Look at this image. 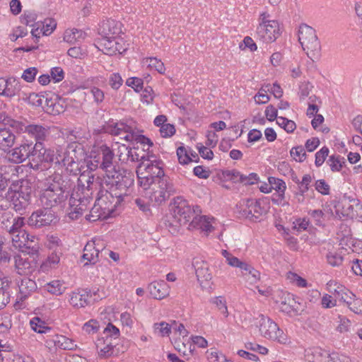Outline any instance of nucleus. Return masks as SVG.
<instances>
[{
    "label": "nucleus",
    "instance_id": "obj_13",
    "mask_svg": "<svg viewBox=\"0 0 362 362\" xmlns=\"http://www.w3.org/2000/svg\"><path fill=\"white\" fill-rule=\"evenodd\" d=\"M76 153V148L73 145L69 146L61 159L62 164L66 168V171L74 175L83 173V165Z\"/></svg>",
    "mask_w": 362,
    "mask_h": 362
},
{
    "label": "nucleus",
    "instance_id": "obj_40",
    "mask_svg": "<svg viewBox=\"0 0 362 362\" xmlns=\"http://www.w3.org/2000/svg\"><path fill=\"white\" fill-rule=\"evenodd\" d=\"M99 209H101L103 211V213L105 214L106 211L109 214L113 213L115 211H112L111 212L108 211L107 210H105L102 207H100L98 203L95 202V204L94 206L91 209L90 211V214L86 215V218L91 222L96 221L101 218L102 217V213L99 211Z\"/></svg>",
    "mask_w": 362,
    "mask_h": 362
},
{
    "label": "nucleus",
    "instance_id": "obj_24",
    "mask_svg": "<svg viewBox=\"0 0 362 362\" xmlns=\"http://www.w3.org/2000/svg\"><path fill=\"white\" fill-rule=\"evenodd\" d=\"M26 253L23 255H16L14 256L15 269L20 275H27L33 270V266L28 258Z\"/></svg>",
    "mask_w": 362,
    "mask_h": 362
},
{
    "label": "nucleus",
    "instance_id": "obj_32",
    "mask_svg": "<svg viewBox=\"0 0 362 362\" xmlns=\"http://www.w3.org/2000/svg\"><path fill=\"white\" fill-rule=\"evenodd\" d=\"M6 84L4 96L11 98L19 94L21 86L17 79L13 77H11L6 79Z\"/></svg>",
    "mask_w": 362,
    "mask_h": 362
},
{
    "label": "nucleus",
    "instance_id": "obj_45",
    "mask_svg": "<svg viewBox=\"0 0 362 362\" xmlns=\"http://www.w3.org/2000/svg\"><path fill=\"white\" fill-rule=\"evenodd\" d=\"M269 87V84L265 87H262L255 95V100L257 104H265L269 100V96L267 95V91L270 90Z\"/></svg>",
    "mask_w": 362,
    "mask_h": 362
},
{
    "label": "nucleus",
    "instance_id": "obj_63",
    "mask_svg": "<svg viewBox=\"0 0 362 362\" xmlns=\"http://www.w3.org/2000/svg\"><path fill=\"white\" fill-rule=\"evenodd\" d=\"M160 133L162 137H170L175 133V128L174 125L170 124H165L160 127Z\"/></svg>",
    "mask_w": 362,
    "mask_h": 362
},
{
    "label": "nucleus",
    "instance_id": "obj_25",
    "mask_svg": "<svg viewBox=\"0 0 362 362\" xmlns=\"http://www.w3.org/2000/svg\"><path fill=\"white\" fill-rule=\"evenodd\" d=\"M18 286L19 288L18 298L21 300H24L37 289L35 281L27 277L21 279V282L18 284Z\"/></svg>",
    "mask_w": 362,
    "mask_h": 362
},
{
    "label": "nucleus",
    "instance_id": "obj_47",
    "mask_svg": "<svg viewBox=\"0 0 362 362\" xmlns=\"http://www.w3.org/2000/svg\"><path fill=\"white\" fill-rule=\"evenodd\" d=\"M43 141H36L35 144H33V142L28 143L32 156H37L39 160L42 156L44 151L46 150L43 146Z\"/></svg>",
    "mask_w": 362,
    "mask_h": 362
},
{
    "label": "nucleus",
    "instance_id": "obj_6",
    "mask_svg": "<svg viewBox=\"0 0 362 362\" xmlns=\"http://www.w3.org/2000/svg\"><path fill=\"white\" fill-rule=\"evenodd\" d=\"M221 255L229 266L240 269L242 276L250 284H254L260 279L259 272L247 262L240 260L226 250H222Z\"/></svg>",
    "mask_w": 362,
    "mask_h": 362
},
{
    "label": "nucleus",
    "instance_id": "obj_15",
    "mask_svg": "<svg viewBox=\"0 0 362 362\" xmlns=\"http://www.w3.org/2000/svg\"><path fill=\"white\" fill-rule=\"evenodd\" d=\"M122 32V23L117 21L107 19L99 24L98 34L100 37H119Z\"/></svg>",
    "mask_w": 362,
    "mask_h": 362
},
{
    "label": "nucleus",
    "instance_id": "obj_50",
    "mask_svg": "<svg viewBox=\"0 0 362 362\" xmlns=\"http://www.w3.org/2000/svg\"><path fill=\"white\" fill-rule=\"evenodd\" d=\"M290 153L293 159L298 162L303 161L306 157L305 149L301 146L292 148Z\"/></svg>",
    "mask_w": 362,
    "mask_h": 362
},
{
    "label": "nucleus",
    "instance_id": "obj_61",
    "mask_svg": "<svg viewBox=\"0 0 362 362\" xmlns=\"http://www.w3.org/2000/svg\"><path fill=\"white\" fill-rule=\"evenodd\" d=\"M338 319L339 325L337 327V330L340 332H347L349 330V327L351 326L350 320L345 316L341 315L338 316Z\"/></svg>",
    "mask_w": 362,
    "mask_h": 362
},
{
    "label": "nucleus",
    "instance_id": "obj_43",
    "mask_svg": "<svg viewBox=\"0 0 362 362\" xmlns=\"http://www.w3.org/2000/svg\"><path fill=\"white\" fill-rule=\"evenodd\" d=\"M47 289L50 293L58 296L62 294L65 291L66 287L60 281L56 280L47 284Z\"/></svg>",
    "mask_w": 362,
    "mask_h": 362
},
{
    "label": "nucleus",
    "instance_id": "obj_31",
    "mask_svg": "<svg viewBox=\"0 0 362 362\" xmlns=\"http://www.w3.org/2000/svg\"><path fill=\"white\" fill-rule=\"evenodd\" d=\"M10 240L0 234V264H5L11 259Z\"/></svg>",
    "mask_w": 362,
    "mask_h": 362
},
{
    "label": "nucleus",
    "instance_id": "obj_18",
    "mask_svg": "<svg viewBox=\"0 0 362 362\" xmlns=\"http://www.w3.org/2000/svg\"><path fill=\"white\" fill-rule=\"evenodd\" d=\"M13 245L16 247H19L23 253L28 255H37L39 250L37 238L35 235L30 234H28V238L19 237V243Z\"/></svg>",
    "mask_w": 362,
    "mask_h": 362
},
{
    "label": "nucleus",
    "instance_id": "obj_39",
    "mask_svg": "<svg viewBox=\"0 0 362 362\" xmlns=\"http://www.w3.org/2000/svg\"><path fill=\"white\" fill-rule=\"evenodd\" d=\"M30 324L31 328L37 333H47L51 330V328L46 325L45 322L38 317H33L30 320Z\"/></svg>",
    "mask_w": 362,
    "mask_h": 362
},
{
    "label": "nucleus",
    "instance_id": "obj_26",
    "mask_svg": "<svg viewBox=\"0 0 362 362\" xmlns=\"http://www.w3.org/2000/svg\"><path fill=\"white\" fill-rule=\"evenodd\" d=\"M151 296L158 300L164 298L169 294V288L164 281H153L148 287Z\"/></svg>",
    "mask_w": 362,
    "mask_h": 362
},
{
    "label": "nucleus",
    "instance_id": "obj_20",
    "mask_svg": "<svg viewBox=\"0 0 362 362\" xmlns=\"http://www.w3.org/2000/svg\"><path fill=\"white\" fill-rule=\"evenodd\" d=\"M213 220L214 218H210L204 216H194L188 224L187 229H200L201 231L204 232L207 235L214 229L211 222Z\"/></svg>",
    "mask_w": 362,
    "mask_h": 362
},
{
    "label": "nucleus",
    "instance_id": "obj_21",
    "mask_svg": "<svg viewBox=\"0 0 362 362\" xmlns=\"http://www.w3.org/2000/svg\"><path fill=\"white\" fill-rule=\"evenodd\" d=\"M33 182L28 179H22L15 181L10 187V189L18 194V196L31 199L33 193Z\"/></svg>",
    "mask_w": 362,
    "mask_h": 362
},
{
    "label": "nucleus",
    "instance_id": "obj_33",
    "mask_svg": "<svg viewBox=\"0 0 362 362\" xmlns=\"http://www.w3.org/2000/svg\"><path fill=\"white\" fill-rule=\"evenodd\" d=\"M86 35V33L81 30H66L64 35V40L70 44H74L83 40Z\"/></svg>",
    "mask_w": 362,
    "mask_h": 362
},
{
    "label": "nucleus",
    "instance_id": "obj_29",
    "mask_svg": "<svg viewBox=\"0 0 362 362\" xmlns=\"http://www.w3.org/2000/svg\"><path fill=\"white\" fill-rule=\"evenodd\" d=\"M329 354L320 348L309 349L305 351V359L308 362H327Z\"/></svg>",
    "mask_w": 362,
    "mask_h": 362
},
{
    "label": "nucleus",
    "instance_id": "obj_5",
    "mask_svg": "<svg viewBox=\"0 0 362 362\" xmlns=\"http://www.w3.org/2000/svg\"><path fill=\"white\" fill-rule=\"evenodd\" d=\"M298 41L307 56L314 62L320 55L321 45L315 30L306 24H301L298 30Z\"/></svg>",
    "mask_w": 362,
    "mask_h": 362
},
{
    "label": "nucleus",
    "instance_id": "obj_51",
    "mask_svg": "<svg viewBox=\"0 0 362 362\" xmlns=\"http://www.w3.org/2000/svg\"><path fill=\"white\" fill-rule=\"evenodd\" d=\"M26 99L28 102L32 105L36 107H43L45 100L44 95H40L37 93H31L29 94Z\"/></svg>",
    "mask_w": 362,
    "mask_h": 362
},
{
    "label": "nucleus",
    "instance_id": "obj_22",
    "mask_svg": "<svg viewBox=\"0 0 362 362\" xmlns=\"http://www.w3.org/2000/svg\"><path fill=\"white\" fill-rule=\"evenodd\" d=\"M24 225V218L18 217L13 219L12 226L8 229L13 245L19 243V237L28 238V233L21 230Z\"/></svg>",
    "mask_w": 362,
    "mask_h": 362
},
{
    "label": "nucleus",
    "instance_id": "obj_48",
    "mask_svg": "<svg viewBox=\"0 0 362 362\" xmlns=\"http://www.w3.org/2000/svg\"><path fill=\"white\" fill-rule=\"evenodd\" d=\"M57 22L53 18H47L43 22V26L41 29L42 34L45 35H50L56 28Z\"/></svg>",
    "mask_w": 362,
    "mask_h": 362
},
{
    "label": "nucleus",
    "instance_id": "obj_9",
    "mask_svg": "<svg viewBox=\"0 0 362 362\" xmlns=\"http://www.w3.org/2000/svg\"><path fill=\"white\" fill-rule=\"evenodd\" d=\"M259 329L261 335L270 340L285 343L286 337L278 325L268 317L259 315Z\"/></svg>",
    "mask_w": 362,
    "mask_h": 362
},
{
    "label": "nucleus",
    "instance_id": "obj_2",
    "mask_svg": "<svg viewBox=\"0 0 362 362\" xmlns=\"http://www.w3.org/2000/svg\"><path fill=\"white\" fill-rule=\"evenodd\" d=\"M43 185L40 200L44 207L62 206L71 197L73 182L66 175L54 173L45 180Z\"/></svg>",
    "mask_w": 362,
    "mask_h": 362
},
{
    "label": "nucleus",
    "instance_id": "obj_27",
    "mask_svg": "<svg viewBox=\"0 0 362 362\" xmlns=\"http://www.w3.org/2000/svg\"><path fill=\"white\" fill-rule=\"evenodd\" d=\"M26 133L35 141H45L49 134V129L40 124H29L26 126Z\"/></svg>",
    "mask_w": 362,
    "mask_h": 362
},
{
    "label": "nucleus",
    "instance_id": "obj_42",
    "mask_svg": "<svg viewBox=\"0 0 362 362\" xmlns=\"http://www.w3.org/2000/svg\"><path fill=\"white\" fill-rule=\"evenodd\" d=\"M11 327V315L8 313H0V332H7Z\"/></svg>",
    "mask_w": 362,
    "mask_h": 362
},
{
    "label": "nucleus",
    "instance_id": "obj_16",
    "mask_svg": "<svg viewBox=\"0 0 362 362\" xmlns=\"http://www.w3.org/2000/svg\"><path fill=\"white\" fill-rule=\"evenodd\" d=\"M265 213L260 202L253 199H247L241 209L242 216L253 221H257Z\"/></svg>",
    "mask_w": 362,
    "mask_h": 362
},
{
    "label": "nucleus",
    "instance_id": "obj_58",
    "mask_svg": "<svg viewBox=\"0 0 362 362\" xmlns=\"http://www.w3.org/2000/svg\"><path fill=\"white\" fill-rule=\"evenodd\" d=\"M287 278L290 280L291 282L295 284L296 286L299 287H306L307 286V281L305 279L299 276L298 274L293 273V272H288L287 274Z\"/></svg>",
    "mask_w": 362,
    "mask_h": 362
},
{
    "label": "nucleus",
    "instance_id": "obj_8",
    "mask_svg": "<svg viewBox=\"0 0 362 362\" xmlns=\"http://www.w3.org/2000/svg\"><path fill=\"white\" fill-rule=\"evenodd\" d=\"M105 130L111 134L121 136V139L127 141H136L143 145L153 146V142L150 139L144 135L136 134L131 127L124 123H116L114 127H106Z\"/></svg>",
    "mask_w": 362,
    "mask_h": 362
},
{
    "label": "nucleus",
    "instance_id": "obj_23",
    "mask_svg": "<svg viewBox=\"0 0 362 362\" xmlns=\"http://www.w3.org/2000/svg\"><path fill=\"white\" fill-rule=\"evenodd\" d=\"M193 267H194L197 280L201 284L204 281H209L211 279L212 274L209 271V267L207 262L199 259H194L193 261Z\"/></svg>",
    "mask_w": 362,
    "mask_h": 362
},
{
    "label": "nucleus",
    "instance_id": "obj_44",
    "mask_svg": "<svg viewBox=\"0 0 362 362\" xmlns=\"http://www.w3.org/2000/svg\"><path fill=\"white\" fill-rule=\"evenodd\" d=\"M268 181L270 183L271 191L274 189L276 192H285L286 186L284 181L274 177H269Z\"/></svg>",
    "mask_w": 362,
    "mask_h": 362
},
{
    "label": "nucleus",
    "instance_id": "obj_36",
    "mask_svg": "<svg viewBox=\"0 0 362 362\" xmlns=\"http://www.w3.org/2000/svg\"><path fill=\"white\" fill-rule=\"evenodd\" d=\"M30 199L24 197L18 196V194L13 192L12 196L13 208L16 211L21 212L30 204Z\"/></svg>",
    "mask_w": 362,
    "mask_h": 362
},
{
    "label": "nucleus",
    "instance_id": "obj_64",
    "mask_svg": "<svg viewBox=\"0 0 362 362\" xmlns=\"http://www.w3.org/2000/svg\"><path fill=\"white\" fill-rule=\"evenodd\" d=\"M349 309L356 314L362 313V300L359 298L351 300V303H348Z\"/></svg>",
    "mask_w": 362,
    "mask_h": 362
},
{
    "label": "nucleus",
    "instance_id": "obj_41",
    "mask_svg": "<svg viewBox=\"0 0 362 362\" xmlns=\"http://www.w3.org/2000/svg\"><path fill=\"white\" fill-rule=\"evenodd\" d=\"M343 160L344 158H341L340 156L332 155L329 156L327 163L329 164L332 171H340L343 167V164H344V161Z\"/></svg>",
    "mask_w": 362,
    "mask_h": 362
},
{
    "label": "nucleus",
    "instance_id": "obj_34",
    "mask_svg": "<svg viewBox=\"0 0 362 362\" xmlns=\"http://www.w3.org/2000/svg\"><path fill=\"white\" fill-rule=\"evenodd\" d=\"M111 339L108 341L103 339H98L96 344L97 349H98L99 355L101 357H108L113 354L114 345L111 343Z\"/></svg>",
    "mask_w": 362,
    "mask_h": 362
},
{
    "label": "nucleus",
    "instance_id": "obj_12",
    "mask_svg": "<svg viewBox=\"0 0 362 362\" xmlns=\"http://www.w3.org/2000/svg\"><path fill=\"white\" fill-rule=\"evenodd\" d=\"M279 35V23L267 22V24L259 23L255 37L262 43L268 44L274 42Z\"/></svg>",
    "mask_w": 362,
    "mask_h": 362
},
{
    "label": "nucleus",
    "instance_id": "obj_11",
    "mask_svg": "<svg viewBox=\"0 0 362 362\" xmlns=\"http://www.w3.org/2000/svg\"><path fill=\"white\" fill-rule=\"evenodd\" d=\"M95 47L107 55L122 54L127 48L123 40L120 37L106 38L98 37L95 40Z\"/></svg>",
    "mask_w": 362,
    "mask_h": 362
},
{
    "label": "nucleus",
    "instance_id": "obj_30",
    "mask_svg": "<svg viewBox=\"0 0 362 362\" xmlns=\"http://www.w3.org/2000/svg\"><path fill=\"white\" fill-rule=\"evenodd\" d=\"M88 294L86 292H72L70 295L69 303L76 308H84L88 303Z\"/></svg>",
    "mask_w": 362,
    "mask_h": 362
},
{
    "label": "nucleus",
    "instance_id": "obj_17",
    "mask_svg": "<svg viewBox=\"0 0 362 362\" xmlns=\"http://www.w3.org/2000/svg\"><path fill=\"white\" fill-rule=\"evenodd\" d=\"M28 143H23L18 147L9 151L7 153L8 160L14 163H21L27 158L32 157Z\"/></svg>",
    "mask_w": 362,
    "mask_h": 362
},
{
    "label": "nucleus",
    "instance_id": "obj_38",
    "mask_svg": "<svg viewBox=\"0 0 362 362\" xmlns=\"http://www.w3.org/2000/svg\"><path fill=\"white\" fill-rule=\"evenodd\" d=\"M59 150H57L56 153L51 149L45 150L40 160L60 164L62 163L61 159L63 156L59 154Z\"/></svg>",
    "mask_w": 362,
    "mask_h": 362
},
{
    "label": "nucleus",
    "instance_id": "obj_14",
    "mask_svg": "<svg viewBox=\"0 0 362 362\" xmlns=\"http://www.w3.org/2000/svg\"><path fill=\"white\" fill-rule=\"evenodd\" d=\"M57 219L55 213L51 210V208L38 209L34 211L28 218V225L35 228L50 225Z\"/></svg>",
    "mask_w": 362,
    "mask_h": 362
},
{
    "label": "nucleus",
    "instance_id": "obj_57",
    "mask_svg": "<svg viewBox=\"0 0 362 362\" xmlns=\"http://www.w3.org/2000/svg\"><path fill=\"white\" fill-rule=\"evenodd\" d=\"M66 108L65 101L58 96V99L54 101V105L51 108V114L59 115L64 112Z\"/></svg>",
    "mask_w": 362,
    "mask_h": 362
},
{
    "label": "nucleus",
    "instance_id": "obj_37",
    "mask_svg": "<svg viewBox=\"0 0 362 362\" xmlns=\"http://www.w3.org/2000/svg\"><path fill=\"white\" fill-rule=\"evenodd\" d=\"M334 293L340 300L346 303L347 305L351 303V300L356 297L353 293L343 286H338L334 289Z\"/></svg>",
    "mask_w": 362,
    "mask_h": 362
},
{
    "label": "nucleus",
    "instance_id": "obj_4",
    "mask_svg": "<svg viewBox=\"0 0 362 362\" xmlns=\"http://www.w3.org/2000/svg\"><path fill=\"white\" fill-rule=\"evenodd\" d=\"M197 212H201L198 206L192 209L186 199L177 197L173 199L171 216L166 221L165 225L172 234L177 233L182 226H188Z\"/></svg>",
    "mask_w": 362,
    "mask_h": 362
},
{
    "label": "nucleus",
    "instance_id": "obj_52",
    "mask_svg": "<svg viewBox=\"0 0 362 362\" xmlns=\"http://www.w3.org/2000/svg\"><path fill=\"white\" fill-rule=\"evenodd\" d=\"M38 73L36 67H30L24 70L21 75V78L28 83L33 82Z\"/></svg>",
    "mask_w": 362,
    "mask_h": 362
},
{
    "label": "nucleus",
    "instance_id": "obj_10",
    "mask_svg": "<svg viewBox=\"0 0 362 362\" xmlns=\"http://www.w3.org/2000/svg\"><path fill=\"white\" fill-rule=\"evenodd\" d=\"M175 192L173 185L168 181V179L158 180L153 183L151 189L147 192L149 199L152 202L161 204L168 199L170 196Z\"/></svg>",
    "mask_w": 362,
    "mask_h": 362
},
{
    "label": "nucleus",
    "instance_id": "obj_59",
    "mask_svg": "<svg viewBox=\"0 0 362 362\" xmlns=\"http://www.w3.org/2000/svg\"><path fill=\"white\" fill-rule=\"evenodd\" d=\"M329 148L326 146L322 147L319 151H317L315 154V165L317 167L321 166L326 157L328 156Z\"/></svg>",
    "mask_w": 362,
    "mask_h": 362
},
{
    "label": "nucleus",
    "instance_id": "obj_3",
    "mask_svg": "<svg viewBox=\"0 0 362 362\" xmlns=\"http://www.w3.org/2000/svg\"><path fill=\"white\" fill-rule=\"evenodd\" d=\"M100 152L102 160L99 162V167L105 172L103 177L107 179V184L110 182L117 184V187L130 194L134 182V175L130 171L116 168L113 163L115 153L107 145H102Z\"/></svg>",
    "mask_w": 362,
    "mask_h": 362
},
{
    "label": "nucleus",
    "instance_id": "obj_60",
    "mask_svg": "<svg viewBox=\"0 0 362 362\" xmlns=\"http://www.w3.org/2000/svg\"><path fill=\"white\" fill-rule=\"evenodd\" d=\"M139 179V185L144 188V189L146 190L151 189V187L153 186V183L156 182L153 180V178H150L148 175H137Z\"/></svg>",
    "mask_w": 362,
    "mask_h": 362
},
{
    "label": "nucleus",
    "instance_id": "obj_62",
    "mask_svg": "<svg viewBox=\"0 0 362 362\" xmlns=\"http://www.w3.org/2000/svg\"><path fill=\"white\" fill-rule=\"evenodd\" d=\"M104 333L106 334V341H108L112 337H117L119 334V330L112 323L109 322L105 328Z\"/></svg>",
    "mask_w": 362,
    "mask_h": 362
},
{
    "label": "nucleus",
    "instance_id": "obj_56",
    "mask_svg": "<svg viewBox=\"0 0 362 362\" xmlns=\"http://www.w3.org/2000/svg\"><path fill=\"white\" fill-rule=\"evenodd\" d=\"M99 323L96 320H90L83 326V329L88 334H95L99 330Z\"/></svg>",
    "mask_w": 362,
    "mask_h": 362
},
{
    "label": "nucleus",
    "instance_id": "obj_7",
    "mask_svg": "<svg viewBox=\"0 0 362 362\" xmlns=\"http://www.w3.org/2000/svg\"><path fill=\"white\" fill-rule=\"evenodd\" d=\"M140 163L136 168V175H148L153 178L155 182L158 180H165L164 171L163 170V163L156 159L151 160L149 156H141L139 160Z\"/></svg>",
    "mask_w": 362,
    "mask_h": 362
},
{
    "label": "nucleus",
    "instance_id": "obj_49",
    "mask_svg": "<svg viewBox=\"0 0 362 362\" xmlns=\"http://www.w3.org/2000/svg\"><path fill=\"white\" fill-rule=\"evenodd\" d=\"M315 188L322 195H328L330 193V186L323 179L318 180L315 182Z\"/></svg>",
    "mask_w": 362,
    "mask_h": 362
},
{
    "label": "nucleus",
    "instance_id": "obj_1",
    "mask_svg": "<svg viewBox=\"0 0 362 362\" xmlns=\"http://www.w3.org/2000/svg\"><path fill=\"white\" fill-rule=\"evenodd\" d=\"M83 170L78 179V185L74 192L71 194L67 209V215L71 220H76L87 209L95 191L98 190L96 202L111 212L124 202V197L129 195L126 191L117 187V184L110 182L105 177H95L93 174L86 175Z\"/></svg>",
    "mask_w": 362,
    "mask_h": 362
},
{
    "label": "nucleus",
    "instance_id": "obj_53",
    "mask_svg": "<svg viewBox=\"0 0 362 362\" xmlns=\"http://www.w3.org/2000/svg\"><path fill=\"white\" fill-rule=\"evenodd\" d=\"M213 303L216 305L218 310L224 315L225 317H228L229 313L226 305V301L222 297L218 296L214 298Z\"/></svg>",
    "mask_w": 362,
    "mask_h": 362
},
{
    "label": "nucleus",
    "instance_id": "obj_35",
    "mask_svg": "<svg viewBox=\"0 0 362 362\" xmlns=\"http://www.w3.org/2000/svg\"><path fill=\"white\" fill-rule=\"evenodd\" d=\"M142 63L144 65L147 66L151 69L157 71L159 74H163L165 73V67L163 62H162L161 60L157 59L156 57L144 59Z\"/></svg>",
    "mask_w": 362,
    "mask_h": 362
},
{
    "label": "nucleus",
    "instance_id": "obj_54",
    "mask_svg": "<svg viewBox=\"0 0 362 362\" xmlns=\"http://www.w3.org/2000/svg\"><path fill=\"white\" fill-rule=\"evenodd\" d=\"M177 156L180 164L185 165L192 161V158L189 157L187 150L183 146L177 148Z\"/></svg>",
    "mask_w": 362,
    "mask_h": 362
},
{
    "label": "nucleus",
    "instance_id": "obj_28",
    "mask_svg": "<svg viewBox=\"0 0 362 362\" xmlns=\"http://www.w3.org/2000/svg\"><path fill=\"white\" fill-rule=\"evenodd\" d=\"M15 134L7 128L0 129V149L6 152L15 144Z\"/></svg>",
    "mask_w": 362,
    "mask_h": 362
},
{
    "label": "nucleus",
    "instance_id": "obj_19",
    "mask_svg": "<svg viewBox=\"0 0 362 362\" xmlns=\"http://www.w3.org/2000/svg\"><path fill=\"white\" fill-rule=\"evenodd\" d=\"M117 148V156L122 163L137 162L141 159V156L135 151H133L130 147L127 146L125 144H119L118 141L115 143Z\"/></svg>",
    "mask_w": 362,
    "mask_h": 362
},
{
    "label": "nucleus",
    "instance_id": "obj_46",
    "mask_svg": "<svg viewBox=\"0 0 362 362\" xmlns=\"http://www.w3.org/2000/svg\"><path fill=\"white\" fill-rule=\"evenodd\" d=\"M153 327L155 331L161 337L169 336L170 333L172 332L171 324H168L165 322L155 323Z\"/></svg>",
    "mask_w": 362,
    "mask_h": 362
},
{
    "label": "nucleus",
    "instance_id": "obj_55",
    "mask_svg": "<svg viewBox=\"0 0 362 362\" xmlns=\"http://www.w3.org/2000/svg\"><path fill=\"white\" fill-rule=\"evenodd\" d=\"M326 257L328 264L332 267L339 266L343 261L342 257L337 252H329L327 254Z\"/></svg>",
    "mask_w": 362,
    "mask_h": 362
}]
</instances>
